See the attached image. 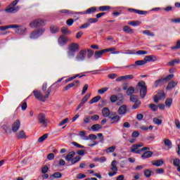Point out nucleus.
<instances>
[{
    "instance_id": "nucleus-1",
    "label": "nucleus",
    "mask_w": 180,
    "mask_h": 180,
    "mask_svg": "<svg viewBox=\"0 0 180 180\" xmlns=\"http://www.w3.org/2000/svg\"><path fill=\"white\" fill-rule=\"evenodd\" d=\"M32 94L37 101H40V102H46L47 98L50 97V91L44 93L39 90H34Z\"/></svg>"
},
{
    "instance_id": "nucleus-2",
    "label": "nucleus",
    "mask_w": 180,
    "mask_h": 180,
    "mask_svg": "<svg viewBox=\"0 0 180 180\" xmlns=\"http://www.w3.org/2000/svg\"><path fill=\"white\" fill-rule=\"evenodd\" d=\"M136 88H139V89L141 98H142V99H144V98H146V95H147V85H146V82H139Z\"/></svg>"
},
{
    "instance_id": "nucleus-3",
    "label": "nucleus",
    "mask_w": 180,
    "mask_h": 180,
    "mask_svg": "<svg viewBox=\"0 0 180 180\" xmlns=\"http://www.w3.org/2000/svg\"><path fill=\"white\" fill-rule=\"evenodd\" d=\"M68 50H69L68 51V57H74L75 56V51L79 50V45L77 43H72L68 45Z\"/></svg>"
},
{
    "instance_id": "nucleus-4",
    "label": "nucleus",
    "mask_w": 180,
    "mask_h": 180,
    "mask_svg": "<svg viewBox=\"0 0 180 180\" xmlns=\"http://www.w3.org/2000/svg\"><path fill=\"white\" fill-rule=\"evenodd\" d=\"M46 20L41 19V18H38L32 20L30 23V27H40L43 26H46Z\"/></svg>"
},
{
    "instance_id": "nucleus-5",
    "label": "nucleus",
    "mask_w": 180,
    "mask_h": 180,
    "mask_svg": "<svg viewBox=\"0 0 180 180\" xmlns=\"http://www.w3.org/2000/svg\"><path fill=\"white\" fill-rule=\"evenodd\" d=\"M38 123L41 124L43 127H47L49 121L46 119V115L40 113L38 117Z\"/></svg>"
},
{
    "instance_id": "nucleus-6",
    "label": "nucleus",
    "mask_w": 180,
    "mask_h": 180,
    "mask_svg": "<svg viewBox=\"0 0 180 180\" xmlns=\"http://www.w3.org/2000/svg\"><path fill=\"white\" fill-rule=\"evenodd\" d=\"M161 99H165V93L162 90H160L158 93L153 97L155 103H158Z\"/></svg>"
},
{
    "instance_id": "nucleus-7",
    "label": "nucleus",
    "mask_w": 180,
    "mask_h": 180,
    "mask_svg": "<svg viewBox=\"0 0 180 180\" xmlns=\"http://www.w3.org/2000/svg\"><path fill=\"white\" fill-rule=\"evenodd\" d=\"M86 57V49L81 50L76 56L75 60L77 61H84Z\"/></svg>"
},
{
    "instance_id": "nucleus-8",
    "label": "nucleus",
    "mask_w": 180,
    "mask_h": 180,
    "mask_svg": "<svg viewBox=\"0 0 180 180\" xmlns=\"http://www.w3.org/2000/svg\"><path fill=\"white\" fill-rule=\"evenodd\" d=\"M143 146H144L143 143L134 144L131 148V153H134L135 154H140V153H141V149H140V147H143Z\"/></svg>"
},
{
    "instance_id": "nucleus-9",
    "label": "nucleus",
    "mask_w": 180,
    "mask_h": 180,
    "mask_svg": "<svg viewBox=\"0 0 180 180\" xmlns=\"http://www.w3.org/2000/svg\"><path fill=\"white\" fill-rule=\"evenodd\" d=\"M117 163V162L116 160H113L111 162L110 169L112 171V172L108 173L109 176H113L117 174V166L116 165Z\"/></svg>"
},
{
    "instance_id": "nucleus-10",
    "label": "nucleus",
    "mask_w": 180,
    "mask_h": 180,
    "mask_svg": "<svg viewBox=\"0 0 180 180\" xmlns=\"http://www.w3.org/2000/svg\"><path fill=\"white\" fill-rule=\"evenodd\" d=\"M20 129V120H16L11 126V131L13 133H18Z\"/></svg>"
},
{
    "instance_id": "nucleus-11",
    "label": "nucleus",
    "mask_w": 180,
    "mask_h": 180,
    "mask_svg": "<svg viewBox=\"0 0 180 180\" xmlns=\"http://www.w3.org/2000/svg\"><path fill=\"white\" fill-rule=\"evenodd\" d=\"M118 115L120 116H124L126 113H127V105H122L117 110Z\"/></svg>"
},
{
    "instance_id": "nucleus-12",
    "label": "nucleus",
    "mask_w": 180,
    "mask_h": 180,
    "mask_svg": "<svg viewBox=\"0 0 180 180\" xmlns=\"http://www.w3.org/2000/svg\"><path fill=\"white\" fill-rule=\"evenodd\" d=\"M68 40H69L68 38L65 37V35L63 34L60 37H59L58 39V43L60 46H64L67 44V43H68Z\"/></svg>"
},
{
    "instance_id": "nucleus-13",
    "label": "nucleus",
    "mask_w": 180,
    "mask_h": 180,
    "mask_svg": "<svg viewBox=\"0 0 180 180\" xmlns=\"http://www.w3.org/2000/svg\"><path fill=\"white\" fill-rule=\"evenodd\" d=\"M165 84H167L164 78H160L157 80L153 84V88H158V86H162Z\"/></svg>"
},
{
    "instance_id": "nucleus-14",
    "label": "nucleus",
    "mask_w": 180,
    "mask_h": 180,
    "mask_svg": "<svg viewBox=\"0 0 180 180\" xmlns=\"http://www.w3.org/2000/svg\"><path fill=\"white\" fill-rule=\"evenodd\" d=\"M109 119H111L112 124L117 123L120 120V116L117 115L116 112H111L109 116Z\"/></svg>"
},
{
    "instance_id": "nucleus-15",
    "label": "nucleus",
    "mask_w": 180,
    "mask_h": 180,
    "mask_svg": "<svg viewBox=\"0 0 180 180\" xmlns=\"http://www.w3.org/2000/svg\"><path fill=\"white\" fill-rule=\"evenodd\" d=\"M20 8L19 7V6H17L16 7H13L10 5L5 9V11L7 12V13H15V12H18Z\"/></svg>"
},
{
    "instance_id": "nucleus-16",
    "label": "nucleus",
    "mask_w": 180,
    "mask_h": 180,
    "mask_svg": "<svg viewBox=\"0 0 180 180\" xmlns=\"http://www.w3.org/2000/svg\"><path fill=\"white\" fill-rule=\"evenodd\" d=\"M20 27V25H9L1 26L0 30L5 31V30H7V29H19Z\"/></svg>"
},
{
    "instance_id": "nucleus-17",
    "label": "nucleus",
    "mask_w": 180,
    "mask_h": 180,
    "mask_svg": "<svg viewBox=\"0 0 180 180\" xmlns=\"http://www.w3.org/2000/svg\"><path fill=\"white\" fill-rule=\"evenodd\" d=\"M16 137L18 140H23L25 139H27V136H26V133L23 130H20L17 132Z\"/></svg>"
},
{
    "instance_id": "nucleus-18",
    "label": "nucleus",
    "mask_w": 180,
    "mask_h": 180,
    "mask_svg": "<svg viewBox=\"0 0 180 180\" xmlns=\"http://www.w3.org/2000/svg\"><path fill=\"white\" fill-rule=\"evenodd\" d=\"M2 130H4V134H12V129H11V128L9 127V126L6 125V124H4L1 127Z\"/></svg>"
},
{
    "instance_id": "nucleus-19",
    "label": "nucleus",
    "mask_w": 180,
    "mask_h": 180,
    "mask_svg": "<svg viewBox=\"0 0 180 180\" xmlns=\"http://www.w3.org/2000/svg\"><path fill=\"white\" fill-rule=\"evenodd\" d=\"M157 58L155 56H146L143 58V61L145 62V64H147V63H149L150 61H155Z\"/></svg>"
},
{
    "instance_id": "nucleus-20",
    "label": "nucleus",
    "mask_w": 180,
    "mask_h": 180,
    "mask_svg": "<svg viewBox=\"0 0 180 180\" xmlns=\"http://www.w3.org/2000/svg\"><path fill=\"white\" fill-rule=\"evenodd\" d=\"M152 164L155 167H161V165H164V159L153 160Z\"/></svg>"
},
{
    "instance_id": "nucleus-21",
    "label": "nucleus",
    "mask_w": 180,
    "mask_h": 180,
    "mask_svg": "<svg viewBox=\"0 0 180 180\" xmlns=\"http://www.w3.org/2000/svg\"><path fill=\"white\" fill-rule=\"evenodd\" d=\"M112 113H110V110H109V108H104L102 110V115L103 117H109Z\"/></svg>"
},
{
    "instance_id": "nucleus-22",
    "label": "nucleus",
    "mask_w": 180,
    "mask_h": 180,
    "mask_svg": "<svg viewBox=\"0 0 180 180\" xmlns=\"http://www.w3.org/2000/svg\"><path fill=\"white\" fill-rule=\"evenodd\" d=\"M104 53H105L104 49L101 51H96L94 53V58H96V60H98V58H101V57L103 56Z\"/></svg>"
},
{
    "instance_id": "nucleus-23",
    "label": "nucleus",
    "mask_w": 180,
    "mask_h": 180,
    "mask_svg": "<svg viewBox=\"0 0 180 180\" xmlns=\"http://www.w3.org/2000/svg\"><path fill=\"white\" fill-rule=\"evenodd\" d=\"M75 157V152L71 151L69 153L67 154L65 157L66 161H70Z\"/></svg>"
},
{
    "instance_id": "nucleus-24",
    "label": "nucleus",
    "mask_w": 180,
    "mask_h": 180,
    "mask_svg": "<svg viewBox=\"0 0 180 180\" xmlns=\"http://www.w3.org/2000/svg\"><path fill=\"white\" fill-rule=\"evenodd\" d=\"M178 85V83L176 82L172 81L168 83L167 86L166 87V89L168 91L169 89H172L175 88V86Z\"/></svg>"
},
{
    "instance_id": "nucleus-25",
    "label": "nucleus",
    "mask_w": 180,
    "mask_h": 180,
    "mask_svg": "<svg viewBox=\"0 0 180 180\" xmlns=\"http://www.w3.org/2000/svg\"><path fill=\"white\" fill-rule=\"evenodd\" d=\"M131 12H134V13H137L138 15H147V11H141V10H137L134 8L129 9Z\"/></svg>"
},
{
    "instance_id": "nucleus-26",
    "label": "nucleus",
    "mask_w": 180,
    "mask_h": 180,
    "mask_svg": "<svg viewBox=\"0 0 180 180\" xmlns=\"http://www.w3.org/2000/svg\"><path fill=\"white\" fill-rule=\"evenodd\" d=\"M152 156H153V152L148 150V151L145 152V153L141 155V158H142L143 160H146V158H150V157H152Z\"/></svg>"
},
{
    "instance_id": "nucleus-27",
    "label": "nucleus",
    "mask_w": 180,
    "mask_h": 180,
    "mask_svg": "<svg viewBox=\"0 0 180 180\" xmlns=\"http://www.w3.org/2000/svg\"><path fill=\"white\" fill-rule=\"evenodd\" d=\"M39 34L36 30L32 31L30 34V38L32 40H36V39H39Z\"/></svg>"
},
{
    "instance_id": "nucleus-28",
    "label": "nucleus",
    "mask_w": 180,
    "mask_h": 180,
    "mask_svg": "<svg viewBox=\"0 0 180 180\" xmlns=\"http://www.w3.org/2000/svg\"><path fill=\"white\" fill-rule=\"evenodd\" d=\"M91 129L93 130V131H98V130H101V129H102V125L99 124H95L91 126Z\"/></svg>"
},
{
    "instance_id": "nucleus-29",
    "label": "nucleus",
    "mask_w": 180,
    "mask_h": 180,
    "mask_svg": "<svg viewBox=\"0 0 180 180\" xmlns=\"http://www.w3.org/2000/svg\"><path fill=\"white\" fill-rule=\"evenodd\" d=\"M165 146L167 147L168 150L172 147V142H171V140L168 139H165L164 140Z\"/></svg>"
},
{
    "instance_id": "nucleus-30",
    "label": "nucleus",
    "mask_w": 180,
    "mask_h": 180,
    "mask_svg": "<svg viewBox=\"0 0 180 180\" xmlns=\"http://www.w3.org/2000/svg\"><path fill=\"white\" fill-rule=\"evenodd\" d=\"M134 92L135 90L133 86H129L128 89H127V95H128V96H131V95H134Z\"/></svg>"
},
{
    "instance_id": "nucleus-31",
    "label": "nucleus",
    "mask_w": 180,
    "mask_h": 180,
    "mask_svg": "<svg viewBox=\"0 0 180 180\" xmlns=\"http://www.w3.org/2000/svg\"><path fill=\"white\" fill-rule=\"evenodd\" d=\"M122 30H123V32H124L125 33H130V34L134 33V30H131V28L127 25L124 26Z\"/></svg>"
},
{
    "instance_id": "nucleus-32",
    "label": "nucleus",
    "mask_w": 180,
    "mask_h": 180,
    "mask_svg": "<svg viewBox=\"0 0 180 180\" xmlns=\"http://www.w3.org/2000/svg\"><path fill=\"white\" fill-rule=\"evenodd\" d=\"M101 96H96L94 98H93L89 102V103H90V105H92V103H96V102H99V101H101Z\"/></svg>"
},
{
    "instance_id": "nucleus-33",
    "label": "nucleus",
    "mask_w": 180,
    "mask_h": 180,
    "mask_svg": "<svg viewBox=\"0 0 180 180\" xmlns=\"http://www.w3.org/2000/svg\"><path fill=\"white\" fill-rule=\"evenodd\" d=\"M49 94H51V88H47V84H44L42 85V92H44V94H46V92H49Z\"/></svg>"
},
{
    "instance_id": "nucleus-34",
    "label": "nucleus",
    "mask_w": 180,
    "mask_h": 180,
    "mask_svg": "<svg viewBox=\"0 0 180 180\" xmlns=\"http://www.w3.org/2000/svg\"><path fill=\"white\" fill-rule=\"evenodd\" d=\"M61 176H63V174L57 172L53 173V174H51L50 176L51 179H54V178H61Z\"/></svg>"
},
{
    "instance_id": "nucleus-35",
    "label": "nucleus",
    "mask_w": 180,
    "mask_h": 180,
    "mask_svg": "<svg viewBox=\"0 0 180 180\" xmlns=\"http://www.w3.org/2000/svg\"><path fill=\"white\" fill-rule=\"evenodd\" d=\"M145 64H146V62L144 61V60H136L135 62V64L131 65L130 66H127V67H136V65H144Z\"/></svg>"
},
{
    "instance_id": "nucleus-36",
    "label": "nucleus",
    "mask_w": 180,
    "mask_h": 180,
    "mask_svg": "<svg viewBox=\"0 0 180 180\" xmlns=\"http://www.w3.org/2000/svg\"><path fill=\"white\" fill-rule=\"evenodd\" d=\"M173 164H174V167H178L177 171L180 172V166H179L180 160H179V159H178V158L174 159L173 160Z\"/></svg>"
},
{
    "instance_id": "nucleus-37",
    "label": "nucleus",
    "mask_w": 180,
    "mask_h": 180,
    "mask_svg": "<svg viewBox=\"0 0 180 180\" xmlns=\"http://www.w3.org/2000/svg\"><path fill=\"white\" fill-rule=\"evenodd\" d=\"M26 30L25 27L18 28L15 30V33H17V34H25V33H26Z\"/></svg>"
},
{
    "instance_id": "nucleus-38",
    "label": "nucleus",
    "mask_w": 180,
    "mask_h": 180,
    "mask_svg": "<svg viewBox=\"0 0 180 180\" xmlns=\"http://www.w3.org/2000/svg\"><path fill=\"white\" fill-rule=\"evenodd\" d=\"M129 100L131 101V102H133L134 103L136 102H139V97L134 94H132L130 96V98Z\"/></svg>"
},
{
    "instance_id": "nucleus-39",
    "label": "nucleus",
    "mask_w": 180,
    "mask_h": 180,
    "mask_svg": "<svg viewBox=\"0 0 180 180\" xmlns=\"http://www.w3.org/2000/svg\"><path fill=\"white\" fill-rule=\"evenodd\" d=\"M48 137H49V134H44L43 136H41L38 139V143H43V141H44V140L48 139Z\"/></svg>"
},
{
    "instance_id": "nucleus-40",
    "label": "nucleus",
    "mask_w": 180,
    "mask_h": 180,
    "mask_svg": "<svg viewBox=\"0 0 180 180\" xmlns=\"http://www.w3.org/2000/svg\"><path fill=\"white\" fill-rule=\"evenodd\" d=\"M99 11L101 12H105L106 11H110V6H102L98 8Z\"/></svg>"
},
{
    "instance_id": "nucleus-41",
    "label": "nucleus",
    "mask_w": 180,
    "mask_h": 180,
    "mask_svg": "<svg viewBox=\"0 0 180 180\" xmlns=\"http://www.w3.org/2000/svg\"><path fill=\"white\" fill-rule=\"evenodd\" d=\"M79 161H81V157L78 155L74 158L70 162L71 164L74 165V164H77V162H79Z\"/></svg>"
},
{
    "instance_id": "nucleus-42",
    "label": "nucleus",
    "mask_w": 180,
    "mask_h": 180,
    "mask_svg": "<svg viewBox=\"0 0 180 180\" xmlns=\"http://www.w3.org/2000/svg\"><path fill=\"white\" fill-rule=\"evenodd\" d=\"M35 32H37L38 36L40 37V36H42V34H44V32H46V29L39 28L38 30H35Z\"/></svg>"
},
{
    "instance_id": "nucleus-43",
    "label": "nucleus",
    "mask_w": 180,
    "mask_h": 180,
    "mask_svg": "<svg viewBox=\"0 0 180 180\" xmlns=\"http://www.w3.org/2000/svg\"><path fill=\"white\" fill-rule=\"evenodd\" d=\"M90 97H91V93L86 94L82 99L81 102H82L83 103H86V102L88 101Z\"/></svg>"
},
{
    "instance_id": "nucleus-44",
    "label": "nucleus",
    "mask_w": 180,
    "mask_h": 180,
    "mask_svg": "<svg viewBox=\"0 0 180 180\" xmlns=\"http://www.w3.org/2000/svg\"><path fill=\"white\" fill-rule=\"evenodd\" d=\"M115 150H116V146H112L109 147L108 148H107L105 150V152L107 153V154H109V153H113Z\"/></svg>"
},
{
    "instance_id": "nucleus-45",
    "label": "nucleus",
    "mask_w": 180,
    "mask_h": 180,
    "mask_svg": "<svg viewBox=\"0 0 180 180\" xmlns=\"http://www.w3.org/2000/svg\"><path fill=\"white\" fill-rule=\"evenodd\" d=\"M153 123H155V124H158V125H161L162 124V120H160L158 117H154L153 120Z\"/></svg>"
},
{
    "instance_id": "nucleus-46",
    "label": "nucleus",
    "mask_w": 180,
    "mask_h": 180,
    "mask_svg": "<svg viewBox=\"0 0 180 180\" xmlns=\"http://www.w3.org/2000/svg\"><path fill=\"white\" fill-rule=\"evenodd\" d=\"M60 32L63 33V34H70V33H71V32L68 30V28L65 27H62Z\"/></svg>"
},
{
    "instance_id": "nucleus-47",
    "label": "nucleus",
    "mask_w": 180,
    "mask_h": 180,
    "mask_svg": "<svg viewBox=\"0 0 180 180\" xmlns=\"http://www.w3.org/2000/svg\"><path fill=\"white\" fill-rule=\"evenodd\" d=\"M94 12H96V7L89 8H88V9L86 11V14L94 13Z\"/></svg>"
},
{
    "instance_id": "nucleus-48",
    "label": "nucleus",
    "mask_w": 180,
    "mask_h": 180,
    "mask_svg": "<svg viewBox=\"0 0 180 180\" xmlns=\"http://www.w3.org/2000/svg\"><path fill=\"white\" fill-rule=\"evenodd\" d=\"M108 89H109V88H108V87L101 88L98 90V94H99L100 95H102V94H105V92L108 91Z\"/></svg>"
},
{
    "instance_id": "nucleus-49",
    "label": "nucleus",
    "mask_w": 180,
    "mask_h": 180,
    "mask_svg": "<svg viewBox=\"0 0 180 180\" xmlns=\"http://www.w3.org/2000/svg\"><path fill=\"white\" fill-rule=\"evenodd\" d=\"M110 103H115V102L117 101V96L116 95H112L110 97Z\"/></svg>"
},
{
    "instance_id": "nucleus-50",
    "label": "nucleus",
    "mask_w": 180,
    "mask_h": 180,
    "mask_svg": "<svg viewBox=\"0 0 180 180\" xmlns=\"http://www.w3.org/2000/svg\"><path fill=\"white\" fill-rule=\"evenodd\" d=\"M50 31L52 33H58V27L57 26L52 25L50 27Z\"/></svg>"
},
{
    "instance_id": "nucleus-51",
    "label": "nucleus",
    "mask_w": 180,
    "mask_h": 180,
    "mask_svg": "<svg viewBox=\"0 0 180 180\" xmlns=\"http://www.w3.org/2000/svg\"><path fill=\"white\" fill-rule=\"evenodd\" d=\"M171 105H172V98H167V99L165 101V105H166L167 108H171Z\"/></svg>"
},
{
    "instance_id": "nucleus-52",
    "label": "nucleus",
    "mask_w": 180,
    "mask_h": 180,
    "mask_svg": "<svg viewBox=\"0 0 180 180\" xmlns=\"http://www.w3.org/2000/svg\"><path fill=\"white\" fill-rule=\"evenodd\" d=\"M174 78V75H169L167 76V77L163 78L165 79V82L166 84L168 83L169 81H171Z\"/></svg>"
},
{
    "instance_id": "nucleus-53",
    "label": "nucleus",
    "mask_w": 180,
    "mask_h": 180,
    "mask_svg": "<svg viewBox=\"0 0 180 180\" xmlns=\"http://www.w3.org/2000/svg\"><path fill=\"white\" fill-rule=\"evenodd\" d=\"M148 106L151 110H153V112H157V110H158V107L155 104H150Z\"/></svg>"
},
{
    "instance_id": "nucleus-54",
    "label": "nucleus",
    "mask_w": 180,
    "mask_h": 180,
    "mask_svg": "<svg viewBox=\"0 0 180 180\" xmlns=\"http://www.w3.org/2000/svg\"><path fill=\"white\" fill-rule=\"evenodd\" d=\"M141 22L140 21H131L128 23V25H130L131 26H139V25H141Z\"/></svg>"
},
{
    "instance_id": "nucleus-55",
    "label": "nucleus",
    "mask_w": 180,
    "mask_h": 180,
    "mask_svg": "<svg viewBox=\"0 0 180 180\" xmlns=\"http://www.w3.org/2000/svg\"><path fill=\"white\" fill-rule=\"evenodd\" d=\"M143 174L146 178H150L151 176V172L150 169L144 170Z\"/></svg>"
},
{
    "instance_id": "nucleus-56",
    "label": "nucleus",
    "mask_w": 180,
    "mask_h": 180,
    "mask_svg": "<svg viewBox=\"0 0 180 180\" xmlns=\"http://www.w3.org/2000/svg\"><path fill=\"white\" fill-rule=\"evenodd\" d=\"M141 105V101H139L134 103V105L132 106V109H138Z\"/></svg>"
},
{
    "instance_id": "nucleus-57",
    "label": "nucleus",
    "mask_w": 180,
    "mask_h": 180,
    "mask_svg": "<svg viewBox=\"0 0 180 180\" xmlns=\"http://www.w3.org/2000/svg\"><path fill=\"white\" fill-rule=\"evenodd\" d=\"M48 171H49V167H47V165H44L41 167V172L42 174H47Z\"/></svg>"
},
{
    "instance_id": "nucleus-58",
    "label": "nucleus",
    "mask_w": 180,
    "mask_h": 180,
    "mask_svg": "<svg viewBox=\"0 0 180 180\" xmlns=\"http://www.w3.org/2000/svg\"><path fill=\"white\" fill-rule=\"evenodd\" d=\"M21 109L22 110H26L27 109V103L26 101L21 103Z\"/></svg>"
},
{
    "instance_id": "nucleus-59",
    "label": "nucleus",
    "mask_w": 180,
    "mask_h": 180,
    "mask_svg": "<svg viewBox=\"0 0 180 180\" xmlns=\"http://www.w3.org/2000/svg\"><path fill=\"white\" fill-rule=\"evenodd\" d=\"M94 161H98L99 162H105L106 161V158L101 157V158H96Z\"/></svg>"
},
{
    "instance_id": "nucleus-60",
    "label": "nucleus",
    "mask_w": 180,
    "mask_h": 180,
    "mask_svg": "<svg viewBox=\"0 0 180 180\" xmlns=\"http://www.w3.org/2000/svg\"><path fill=\"white\" fill-rule=\"evenodd\" d=\"M135 54H139V56H144L146 54H148V52L147 51H137L135 52Z\"/></svg>"
},
{
    "instance_id": "nucleus-61",
    "label": "nucleus",
    "mask_w": 180,
    "mask_h": 180,
    "mask_svg": "<svg viewBox=\"0 0 180 180\" xmlns=\"http://www.w3.org/2000/svg\"><path fill=\"white\" fill-rule=\"evenodd\" d=\"M143 34H147V36H151V37H154V33L150 32V30H144L143 31Z\"/></svg>"
},
{
    "instance_id": "nucleus-62",
    "label": "nucleus",
    "mask_w": 180,
    "mask_h": 180,
    "mask_svg": "<svg viewBox=\"0 0 180 180\" xmlns=\"http://www.w3.org/2000/svg\"><path fill=\"white\" fill-rule=\"evenodd\" d=\"M94 56V51L92 49H87V58H91Z\"/></svg>"
},
{
    "instance_id": "nucleus-63",
    "label": "nucleus",
    "mask_w": 180,
    "mask_h": 180,
    "mask_svg": "<svg viewBox=\"0 0 180 180\" xmlns=\"http://www.w3.org/2000/svg\"><path fill=\"white\" fill-rule=\"evenodd\" d=\"M84 123H85V124L89 123V122H91V116H86L84 118Z\"/></svg>"
},
{
    "instance_id": "nucleus-64",
    "label": "nucleus",
    "mask_w": 180,
    "mask_h": 180,
    "mask_svg": "<svg viewBox=\"0 0 180 180\" xmlns=\"http://www.w3.org/2000/svg\"><path fill=\"white\" fill-rule=\"evenodd\" d=\"M178 49H180V41H177V43H176V45L174 46H172L171 47V49L172 50H176Z\"/></svg>"
}]
</instances>
